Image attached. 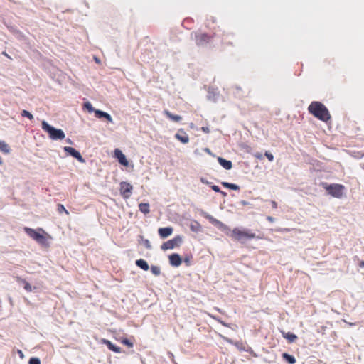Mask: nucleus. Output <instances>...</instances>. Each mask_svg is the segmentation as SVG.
<instances>
[{"label": "nucleus", "instance_id": "26", "mask_svg": "<svg viewBox=\"0 0 364 364\" xmlns=\"http://www.w3.org/2000/svg\"><path fill=\"white\" fill-rule=\"evenodd\" d=\"M21 116L24 117H28L30 120H32L33 119V114L27 110H23L21 112Z\"/></svg>", "mask_w": 364, "mask_h": 364}, {"label": "nucleus", "instance_id": "10", "mask_svg": "<svg viewBox=\"0 0 364 364\" xmlns=\"http://www.w3.org/2000/svg\"><path fill=\"white\" fill-rule=\"evenodd\" d=\"M169 263L173 267H179L182 263L180 255L177 253L171 254L168 256Z\"/></svg>", "mask_w": 364, "mask_h": 364}, {"label": "nucleus", "instance_id": "42", "mask_svg": "<svg viewBox=\"0 0 364 364\" xmlns=\"http://www.w3.org/2000/svg\"><path fill=\"white\" fill-rule=\"evenodd\" d=\"M360 267H364V261H361V262H360Z\"/></svg>", "mask_w": 364, "mask_h": 364}, {"label": "nucleus", "instance_id": "39", "mask_svg": "<svg viewBox=\"0 0 364 364\" xmlns=\"http://www.w3.org/2000/svg\"><path fill=\"white\" fill-rule=\"evenodd\" d=\"M184 262H185V263H186L187 265H189V264H190V259H189L188 257H186V258L184 259Z\"/></svg>", "mask_w": 364, "mask_h": 364}, {"label": "nucleus", "instance_id": "1", "mask_svg": "<svg viewBox=\"0 0 364 364\" xmlns=\"http://www.w3.org/2000/svg\"><path fill=\"white\" fill-rule=\"evenodd\" d=\"M308 111L323 122H327L331 119V114L328 109L320 102H312L308 107Z\"/></svg>", "mask_w": 364, "mask_h": 364}, {"label": "nucleus", "instance_id": "46", "mask_svg": "<svg viewBox=\"0 0 364 364\" xmlns=\"http://www.w3.org/2000/svg\"><path fill=\"white\" fill-rule=\"evenodd\" d=\"M225 339L228 342H229V343H232V342H231V341H230V339H228V338H225Z\"/></svg>", "mask_w": 364, "mask_h": 364}, {"label": "nucleus", "instance_id": "43", "mask_svg": "<svg viewBox=\"0 0 364 364\" xmlns=\"http://www.w3.org/2000/svg\"><path fill=\"white\" fill-rule=\"evenodd\" d=\"M221 324L224 326H228L227 323H225L224 321H220Z\"/></svg>", "mask_w": 364, "mask_h": 364}, {"label": "nucleus", "instance_id": "44", "mask_svg": "<svg viewBox=\"0 0 364 364\" xmlns=\"http://www.w3.org/2000/svg\"><path fill=\"white\" fill-rule=\"evenodd\" d=\"M67 141H68V143H69V144H72V143H73V142H72V141H71L70 139H68L67 140Z\"/></svg>", "mask_w": 364, "mask_h": 364}, {"label": "nucleus", "instance_id": "40", "mask_svg": "<svg viewBox=\"0 0 364 364\" xmlns=\"http://www.w3.org/2000/svg\"><path fill=\"white\" fill-rule=\"evenodd\" d=\"M272 207H273L274 208H277V202H275V201H272Z\"/></svg>", "mask_w": 364, "mask_h": 364}, {"label": "nucleus", "instance_id": "37", "mask_svg": "<svg viewBox=\"0 0 364 364\" xmlns=\"http://www.w3.org/2000/svg\"><path fill=\"white\" fill-rule=\"evenodd\" d=\"M144 245H145V246H146L147 248H150V247H151L150 242H149L148 240H144Z\"/></svg>", "mask_w": 364, "mask_h": 364}, {"label": "nucleus", "instance_id": "30", "mask_svg": "<svg viewBox=\"0 0 364 364\" xmlns=\"http://www.w3.org/2000/svg\"><path fill=\"white\" fill-rule=\"evenodd\" d=\"M29 364H41L40 359L38 358H31L29 361Z\"/></svg>", "mask_w": 364, "mask_h": 364}, {"label": "nucleus", "instance_id": "9", "mask_svg": "<svg viewBox=\"0 0 364 364\" xmlns=\"http://www.w3.org/2000/svg\"><path fill=\"white\" fill-rule=\"evenodd\" d=\"M64 151L67 153H68L70 155L77 159L80 162H84L85 160L83 159L82 156H81L80 153L75 150L73 147L70 146H65Z\"/></svg>", "mask_w": 364, "mask_h": 364}, {"label": "nucleus", "instance_id": "34", "mask_svg": "<svg viewBox=\"0 0 364 364\" xmlns=\"http://www.w3.org/2000/svg\"><path fill=\"white\" fill-rule=\"evenodd\" d=\"M254 156L259 160H262L263 159V155L261 153L257 152L254 154Z\"/></svg>", "mask_w": 364, "mask_h": 364}, {"label": "nucleus", "instance_id": "12", "mask_svg": "<svg viewBox=\"0 0 364 364\" xmlns=\"http://www.w3.org/2000/svg\"><path fill=\"white\" fill-rule=\"evenodd\" d=\"M173 229L172 227L160 228L158 230L159 236L161 238H166L173 233Z\"/></svg>", "mask_w": 364, "mask_h": 364}, {"label": "nucleus", "instance_id": "31", "mask_svg": "<svg viewBox=\"0 0 364 364\" xmlns=\"http://www.w3.org/2000/svg\"><path fill=\"white\" fill-rule=\"evenodd\" d=\"M264 155L269 161H272L274 160V156L269 151H266Z\"/></svg>", "mask_w": 364, "mask_h": 364}, {"label": "nucleus", "instance_id": "23", "mask_svg": "<svg viewBox=\"0 0 364 364\" xmlns=\"http://www.w3.org/2000/svg\"><path fill=\"white\" fill-rule=\"evenodd\" d=\"M84 107L89 112H95L96 109H95L92 105V104L89 102H86L84 103Z\"/></svg>", "mask_w": 364, "mask_h": 364}, {"label": "nucleus", "instance_id": "19", "mask_svg": "<svg viewBox=\"0 0 364 364\" xmlns=\"http://www.w3.org/2000/svg\"><path fill=\"white\" fill-rule=\"evenodd\" d=\"M17 282L23 284V287L26 291L31 292L32 291L31 285L28 282H26L24 279L17 277Z\"/></svg>", "mask_w": 364, "mask_h": 364}, {"label": "nucleus", "instance_id": "13", "mask_svg": "<svg viewBox=\"0 0 364 364\" xmlns=\"http://www.w3.org/2000/svg\"><path fill=\"white\" fill-rule=\"evenodd\" d=\"M101 343L105 344L110 350L117 353H121V348L114 345L110 341L102 338Z\"/></svg>", "mask_w": 364, "mask_h": 364}, {"label": "nucleus", "instance_id": "8", "mask_svg": "<svg viewBox=\"0 0 364 364\" xmlns=\"http://www.w3.org/2000/svg\"><path fill=\"white\" fill-rule=\"evenodd\" d=\"M132 189H133L132 186L129 183L122 182L120 183V193H121V195L124 198H129Z\"/></svg>", "mask_w": 364, "mask_h": 364}, {"label": "nucleus", "instance_id": "4", "mask_svg": "<svg viewBox=\"0 0 364 364\" xmlns=\"http://www.w3.org/2000/svg\"><path fill=\"white\" fill-rule=\"evenodd\" d=\"M322 187L326 190L329 195L336 198H342L346 191L345 186L338 183L328 184L327 183H323Z\"/></svg>", "mask_w": 364, "mask_h": 364}, {"label": "nucleus", "instance_id": "5", "mask_svg": "<svg viewBox=\"0 0 364 364\" xmlns=\"http://www.w3.org/2000/svg\"><path fill=\"white\" fill-rule=\"evenodd\" d=\"M42 129L46 132L49 137L53 140H62L65 138V135L64 132L60 129H55L48 124L46 121L42 122Z\"/></svg>", "mask_w": 364, "mask_h": 364}, {"label": "nucleus", "instance_id": "36", "mask_svg": "<svg viewBox=\"0 0 364 364\" xmlns=\"http://www.w3.org/2000/svg\"><path fill=\"white\" fill-rule=\"evenodd\" d=\"M201 129L205 133H209L210 132V129L208 127H203L201 128Z\"/></svg>", "mask_w": 364, "mask_h": 364}, {"label": "nucleus", "instance_id": "24", "mask_svg": "<svg viewBox=\"0 0 364 364\" xmlns=\"http://www.w3.org/2000/svg\"><path fill=\"white\" fill-rule=\"evenodd\" d=\"M57 210L59 213H65L66 215H69V212L65 209L63 205L58 204L57 206Z\"/></svg>", "mask_w": 364, "mask_h": 364}, {"label": "nucleus", "instance_id": "7", "mask_svg": "<svg viewBox=\"0 0 364 364\" xmlns=\"http://www.w3.org/2000/svg\"><path fill=\"white\" fill-rule=\"evenodd\" d=\"M213 36L205 33H198L196 34V43L198 46H203L210 42Z\"/></svg>", "mask_w": 364, "mask_h": 364}, {"label": "nucleus", "instance_id": "38", "mask_svg": "<svg viewBox=\"0 0 364 364\" xmlns=\"http://www.w3.org/2000/svg\"><path fill=\"white\" fill-rule=\"evenodd\" d=\"M221 184H222L223 186L229 188L230 183H228V182H222Z\"/></svg>", "mask_w": 364, "mask_h": 364}, {"label": "nucleus", "instance_id": "22", "mask_svg": "<svg viewBox=\"0 0 364 364\" xmlns=\"http://www.w3.org/2000/svg\"><path fill=\"white\" fill-rule=\"evenodd\" d=\"M282 358L289 364H294L296 363L295 358L293 355H289L287 353H284L282 354Z\"/></svg>", "mask_w": 364, "mask_h": 364}, {"label": "nucleus", "instance_id": "45", "mask_svg": "<svg viewBox=\"0 0 364 364\" xmlns=\"http://www.w3.org/2000/svg\"><path fill=\"white\" fill-rule=\"evenodd\" d=\"M205 151H207V152H208V153H209V154L210 153V149H208V148H207V149H205Z\"/></svg>", "mask_w": 364, "mask_h": 364}, {"label": "nucleus", "instance_id": "33", "mask_svg": "<svg viewBox=\"0 0 364 364\" xmlns=\"http://www.w3.org/2000/svg\"><path fill=\"white\" fill-rule=\"evenodd\" d=\"M229 188L231 190L238 191L240 189V187L236 184L230 183Z\"/></svg>", "mask_w": 364, "mask_h": 364}, {"label": "nucleus", "instance_id": "32", "mask_svg": "<svg viewBox=\"0 0 364 364\" xmlns=\"http://www.w3.org/2000/svg\"><path fill=\"white\" fill-rule=\"evenodd\" d=\"M208 220H210V222H211L213 224H219L220 223V221L218 220L217 219H215L214 218H213L212 216H208Z\"/></svg>", "mask_w": 364, "mask_h": 364}, {"label": "nucleus", "instance_id": "17", "mask_svg": "<svg viewBox=\"0 0 364 364\" xmlns=\"http://www.w3.org/2000/svg\"><path fill=\"white\" fill-rule=\"evenodd\" d=\"M282 336L284 338H286L287 340H288V341L289 343H293L297 339V336L293 333H291V332L286 333L284 331H282Z\"/></svg>", "mask_w": 364, "mask_h": 364}, {"label": "nucleus", "instance_id": "20", "mask_svg": "<svg viewBox=\"0 0 364 364\" xmlns=\"http://www.w3.org/2000/svg\"><path fill=\"white\" fill-rule=\"evenodd\" d=\"M139 209L144 214H148L150 212L149 204L147 203H141L139 205Z\"/></svg>", "mask_w": 364, "mask_h": 364}, {"label": "nucleus", "instance_id": "27", "mask_svg": "<svg viewBox=\"0 0 364 364\" xmlns=\"http://www.w3.org/2000/svg\"><path fill=\"white\" fill-rule=\"evenodd\" d=\"M107 112H105L103 111H101V110H99V109H97L95 111V115L97 118H104V117H105Z\"/></svg>", "mask_w": 364, "mask_h": 364}, {"label": "nucleus", "instance_id": "18", "mask_svg": "<svg viewBox=\"0 0 364 364\" xmlns=\"http://www.w3.org/2000/svg\"><path fill=\"white\" fill-rule=\"evenodd\" d=\"M136 264L144 271H147L149 269L148 263L142 259H137L136 261Z\"/></svg>", "mask_w": 364, "mask_h": 364}, {"label": "nucleus", "instance_id": "21", "mask_svg": "<svg viewBox=\"0 0 364 364\" xmlns=\"http://www.w3.org/2000/svg\"><path fill=\"white\" fill-rule=\"evenodd\" d=\"M0 151L4 154H9L10 152L9 146L2 140H0Z\"/></svg>", "mask_w": 364, "mask_h": 364}, {"label": "nucleus", "instance_id": "29", "mask_svg": "<svg viewBox=\"0 0 364 364\" xmlns=\"http://www.w3.org/2000/svg\"><path fill=\"white\" fill-rule=\"evenodd\" d=\"M122 343H123L124 345L125 346H127L129 348H132L133 347V343L131 342L129 339L127 338H123L122 341H121Z\"/></svg>", "mask_w": 364, "mask_h": 364}, {"label": "nucleus", "instance_id": "28", "mask_svg": "<svg viewBox=\"0 0 364 364\" xmlns=\"http://www.w3.org/2000/svg\"><path fill=\"white\" fill-rule=\"evenodd\" d=\"M211 188L215 191V192H217V193H220L222 195H223L224 196H226V193L224 192V191H222L220 188L216 186V185H213L211 186Z\"/></svg>", "mask_w": 364, "mask_h": 364}, {"label": "nucleus", "instance_id": "2", "mask_svg": "<svg viewBox=\"0 0 364 364\" xmlns=\"http://www.w3.org/2000/svg\"><path fill=\"white\" fill-rule=\"evenodd\" d=\"M25 232L33 240L42 245H48L47 237L48 235L42 229L34 230L33 228L25 227Z\"/></svg>", "mask_w": 364, "mask_h": 364}, {"label": "nucleus", "instance_id": "14", "mask_svg": "<svg viewBox=\"0 0 364 364\" xmlns=\"http://www.w3.org/2000/svg\"><path fill=\"white\" fill-rule=\"evenodd\" d=\"M114 155L117 158L119 162L121 164L124 166L128 165V161L127 160L125 155L122 152L121 150L116 149L114 150Z\"/></svg>", "mask_w": 364, "mask_h": 364}, {"label": "nucleus", "instance_id": "11", "mask_svg": "<svg viewBox=\"0 0 364 364\" xmlns=\"http://www.w3.org/2000/svg\"><path fill=\"white\" fill-rule=\"evenodd\" d=\"M175 137L183 144H187L189 141V137L183 129L178 130Z\"/></svg>", "mask_w": 364, "mask_h": 364}, {"label": "nucleus", "instance_id": "25", "mask_svg": "<svg viewBox=\"0 0 364 364\" xmlns=\"http://www.w3.org/2000/svg\"><path fill=\"white\" fill-rule=\"evenodd\" d=\"M151 272L156 276H158L161 273L160 268L158 266H151Z\"/></svg>", "mask_w": 364, "mask_h": 364}, {"label": "nucleus", "instance_id": "15", "mask_svg": "<svg viewBox=\"0 0 364 364\" xmlns=\"http://www.w3.org/2000/svg\"><path fill=\"white\" fill-rule=\"evenodd\" d=\"M218 161L226 170H230L232 167V164L230 161L226 160L222 157H218Z\"/></svg>", "mask_w": 364, "mask_h": 364}, {"label": "nucleus", "instance_id": "47", "mask_svg": "<svg viewBox=\"0 0 364 364\" xmlns=\"http://www.w3.org/2000/svg\"><path fill=\"white\" fill-rule=\"evenodd\" d=\"M3 161H2V159H1V157L0 156V165L2 164Z\"/></svg>", "mask_w": 364, "mask_h": 364}, {"label": "nucleus", "instance_id": "16", "mask_svg": "<svg viewBox=\"0 0 364 364\" xmlns=\"http://www.w3.org/2000/svg\"><path fill=\"white\" fill-rule=\"evenodd\" d=\"M164 114L171 120L178 122L182 119L180 115L173 114L168 110H164Z\"/></svg>", "mask_w": 364, "mask_h": 364}, {"label": "nucleus", "instance_id": "6", "mask_svg": "<svg viewBox=\"0 0 364 364\" xmlns=\"http://www.w3.org/2000/svg\"><path fill=\"white\" fill-rule=\"evenodd\" d=\"M182 237L180 235H177L174 238L163 243L161 245V249L163 250H172L175 247H179L180 245L182 243Z\"/></svg>", "mask_w": 364, "mask_h": 364}, {"label": "nucleus", "instance_id": "3", "mask_svg": "<svg viewBox=\"0 0 364 364\" xmlns=\"http://www.w3.org/2000/svg\"><path fill=\"white\" fill-rule=\"evenodd\" d=\"M230 237L237 241L243 242L246 240H251L253 238H259V237H257L256 235L250 230L245 229H240L238 228H235L230 234Z\"/></svg>", "mask_w": 364, "mask_h": 364}, {"label": "nucleus", "instance_id": "35", "mask_svg": "<svg viewBox=\"0 0 364 364\" xmlns=\"http://www.w3.org/2000/svg\"><path fill=\"white\" fill-rule=\"evenodd\" d=\"M104 118H105L108 122H112V118L109 114L107 113Z\"/></svg>", "mask_w": 364, "mask_h": 364}, {"label": "nucleus", "instance_id": "41", "mask_svg": "<svg viewBox=\"0 0 364 364\" xmlns=\"http://www.w3.org/2000/svg\"><path fill=\"white\" fill-rule=\"evenodd\" d=\"M267 220L270 222H273L274 221V218L271 217V216H268L267 217Z\"/></svg>", "mask_w": 364, "mask_h": 364}]
</instances>
